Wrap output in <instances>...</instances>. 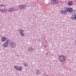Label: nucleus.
<instances>
[{"label": "nucleus", "mask_w": 76, "mask_h": 76, "mask_svg": "<svg viewBox=\"0 0 76 76\" xmlns=\"http://www.w3.org/2000/svg\"><path fill=\"white\" fill-rule=\"evenodd\" d=\"M60 61L62 62H63L66 60V58L64 56L61 55L59 57Z\"/></svg>", "instance_id": "obj_1"}, {"label": "nucleus", "mask_w": 76, "mask_h": 76, "mask_svg": "<svg viewBox=\"0 0 76 76\" xmlns=\"http://www.w3.org/2000/svg\"><path fill=\"white\" fill-rule=\"evenodd\" d=\"M9 43H10V40H7V41H6L5 43H4V46L5 47H7L8 46V45Z\"/></svg>", "instance_id": "obj_2"}, {"label": "nucleus", "mask_w": 76, "mask_h": 76, "mask_svg": "<svg viewBox=\"0 0 76 76\" xmlns=\"http://www.w3.org/2000/svg\"><path fill=\"white\" fill-rule=\"evenodd\" d=\"M14 11H15V9L14 8H10L8 9V12L10 13Z\"/></svg>", "instance_id": "obj_3"}, {"label": "nucleus", "mask_w": 76, "mask_h": 76, "mask_svg": "<svg viewBox=\"0 0 76 76\" xmlns=\"http://www.w3.org/2000/svg\"><path fill=\"white\" fill-rule=\"evenodd\" d=\"M10 45L11 48H14L16 46V44L13 42H12L10 44Z\"/></svg>", "instance_id": "obj_4"}, {"label": "nucleus", "mask_w": 76, "mask_h": 76, "mask_svg": "<svg viewBox=\"0 0 76 76\" xmlns=\"http://www.w3.org/2000/svg\"><path fill=\"white\" fill-rule=\"evenodd\" d=\"M19 6H20V9H24V8H25V7H26V6L24 4H23V5H20Z\"/></svg>", "instance_id": "obj_5"}, {"label": "nucleus", "mask_w": 76, "mask_h": 76, "mask_svg": "<svg viewBox=\"0 0 76 76\" xmlns=\"http://www.w3.org/2000/svg\"><path fill=\"white\" fill-rule=\"evenodd\" d=\"M28 50L29 52H31V51H33L34 50V49L31 47H29L28 49Z\"/></svg>", "instance_id": "obj_6"}, {"label": "nucleus", "mask_w": 76, "mask_h": 76, "mask_svg": "<svg viewBox=\"0 0 76 76\" xmlns=\"http://www.w3.org/2000/svg\"><path fill=\"white\" fill-rule=\"evenodd\" d=\"M61 13L62 15H66L67 14V12L66 11V10H61Z\"/></svg>", "instance_id": "obj_7"}, {"label": "nucleus", "mask_w": 76, "mask_h": 76, "mask_svg": "<svg viewBox=\"0 0 76 76\" xmlns=\"http://www.w3.org/2000/svg\"><path fill=\"white\" fill-rule=\"evenodd\" d=\"M7 39V38L6 37H4L2 38L1 41L2 42L5 41H6V40Z\"/></svg>", "instance_id": "obj_8"}, {"label": "nucleus", "mask_w": 76, "mask_h": 76, "mask_svg": "<svg viewBox=\"0 0 76 76\" xmlns=\"http://www.w3.org/2000/svg\"><path fill=\"white\" fill-rule=\"evenodd\" d=\"M18 31L19 32L20 34H21L22 33H23L24 31L22 30V29H20L18 30Z\"/></svg>", "instance_id": "obj_9"}, {"label": "nucleus", "mask_w": 76, "mask_h": 76, "mask_svg": "<svg viewBox=\"0 0 76 76\" xmlns=\"http://www.w3.org/2000/svg\"><path fill=\"white\" fill-rule=\"evenodd\" d=\"M68 12H73V9L72 8H68Z\"/></svg>", "instance_id": "obj_10"}, {"label": "nucleus", "mask_w": 76, "mask_h": 76, "mask_svg": "<svg viewBox=\"0 0 76 76\" xmlns=\"http://www.w3.org/2000/svg\"><path fill=\"white\" fill-rule=\"evenodd\" d=\"M16 70H18V71H20V70H22V68L21 67H19L18 68L16 69Z\"/></svg>", "instance_id": "obj_11"}, {"label": "nucleus", "mask_w": 76, "mask_h": 76, "mask_svg": "<svg viewBox=\"0 0 76 76\" xmlns=\"http://www.w3.org/2000/svg\"><path fill=\"white\" fill-rule=\"evenodd\" d=\"M24 66H25V67H27V66H28V64H27L25 62L23 64Z\"/></svg>", "instance_id": "obj_12"}, {"label": "nucleus", "mask_w": 76, "mask_h": 76, "mask_svg": "<svg viewBox=\"0 0 76 76\" xmlns=\"http://www.w3.org/2000/svg\"><path fill=\"white\" fill-rule=\"evenodd\" d=\"M64 10H65L66 11V12H68L69 11V8L66 7L64 9Z\"/></svg>", "instance_id": "obj_13"}, {"label": "nucleus", "mask_w": 76, "mask_h": 76, "mask_svg": "<svg viewBox=\"0 0 76 76\" xmlns=\"http://www.w3.org/2000/svg\"><path fill=\"white\" fill-rule=\"evenodd\" d=\"M0 6H1V7H7V6H6V5L4 4H1L0 5Z\"/></svg>", "instance_id": "obj_14"}, {"label": "nucleus", "mask_w": 76, "mask_h": 76, "mask_svg": "<svg viewBox=\"0 0 76 76\" xmlns=\"http://www.w3.org/2000/svg\"><path fill=\"white\" fill-rule=\"evenodd\" d=\"M68 4L69 5V6H71V5L72 4V1L69 2L68 3Z\"/></svg>", "instance_id": "obj_15"}, {"label": "nucleus", "mask_w": 76, "mask_h": 76, "mask_svg": "<svg viewBox=\"0 0 76 76\" xmlns=\"http://www.w3.org/2000/svg\"><path fill=\"white\" fill-rule=\"evenodd\" d=\"M54 1V3H58V1L57 0H55Z\"/></svg>", "instance_id": "obj_16"}, {"label": "nucleus", "mask_w": 76, "mask_h": 76, "mask_svg": "<svg viewBox=\"0 0 76 76\" xmlns=\"http://www.w3.org/2000/svg\"><path fill=\"white\" fill-rule=\"evenodd\" d=\"M36 73L38 75L39 74V71L38 70H37L36 72Z\"/></svg>", "instance_id": "obj_17"}, {"label": "nucleus", "mask_w": 76, "mask_h": 76, "mask_svg": "<svg viewBox=\"0 0 76 76\" xmlns=\"http://www.w3.org/2000/svg\"><path fill=\"white\" fill-rule=\"evenodd\" d=\"M18 66H14V68L15 69H18Z\"/></svg>", "instance_id": "obj_18"}, {"label": "nucleus", "mask_w": 76, "mask_h": 76, "mask_svg": "<svg viewBox=\"0 0 76 76\" xmlns=\"http://www.w3.org/2000/svg\"><path fill=\"white\" fill-rule=\"evenodd\" d=\"M20 34H21V36H22V37H24V36H25V34H23V33H21Z\"/></svg>", "instance_id": "obj_19"}, {"label": "nucleus", "mask_w": 76, "mask_h": 76, "mask_svg": "<svg viewBox=\"0 0 76 76\" xmlns=\"http://www.w3.org/2000/svg\"><path fill=\"white\" fill-rule=\"evenodd\" d=\"M51 3H54L55 0H51Z\"/></svg>", "instance_id": "obj_20"}, {"label": "nucleus", "mask_w": 76, "mask_h": 76, "mask_svg": "<svg viewBox=\"0 0 76 76\" xmlns=\"http://www.w3.org/2000/svg\"><path fill=\"white\" fill-rule=\"evenodd\" d=\"M3 12H4V13H7V10H3Z\"/></svg>", "instance_id": "obj_21"}, {"label": "nucleus", "mask_w": 76, "mask_h": 76, "mask_svg": "<svg viewBox=\"0 0 76 76\" xmlns=\"http://www.w3.org/2000/svg\"><path fill=\"white\" fill-rule=\"evenodd\" d=\"M72 16H74V19L76 20V16H75V15H72Z\"/></svg>", "instance_id": "obj_22"}, {"label": "nucleus", "mask_w": 76, "mask_h": 76, "mask_svg": "<svg viewBox=\"0 0 76 76\" xmlns=\"http://www.w3.org/2000/svg\"><path fill=\"white\" fill-rule=\"evenodd\" d=\"M3 10H0V12H3Z\"/></svg>", "instance_id": "obj_23"}, {"label": "nucleus", "mask_w": 76, "mask_h": 76, "mask_svg": "<svg viewBox=\"0 0 76 76\" xmlns=\"http://www.w3.org/2000/svg\"><path fill=\"white\" fill-rule=\"evenodd\" d=\"M71 18L72 19V20H74V19H75V17H71Z\"/></svg>", "instance_id": "obj_24"}, {"label": "nucleus", "mask_w": 76, "mask_h": 76, "mask_svg": "<svg viewBox=\"0 0 76 76\" xmlns=\"http://www.w3.org/2000/svg\"><path fill=\"white\" fill-rule=\"evenodd\" d=\"M48 53H46V55H47V56H48Z\"/></svg>", "instance_id": "obj_25"}, {"label": "nucleus", "mask_w": 76, "mask_h": 76, "mask_svg": "<svg viewBox=\"0 0 76 76\" xmlns=\"http://www.w3.org/2000/svg\"><path fill=\"white\" fill-rule=\"evenodd\" d=\"M46 76H50V75H46Z\"/></svg>", "instance_id": "obj_26"}, {"label": "nucleus", "mask_w": 76, "mask_h": 76, "mask_svg": "<svg viewBox=\"0 0 76 76\" xmlns=\"http://www.w3.org/2000/svg\"><path fill=\"white\" fill-rule=\"evenodd\" d=\"M39 41H41V39H39Z\"/></svg>", "instance_id": "obj_27"}, {"label": "nucleus", "mask_w": 76, "mask_h": 76, "mask_svg": "<svg viewBox=\"0 0 76 76\" xmlns=\"http://www.w3.org/2000/svg\"><path fill=\"white\" fill-rule=\"evenodd\" d=\"M72 18H75V17H74V16H72Z\"/></svg>", "instance_id": "obj_28"}, {"label": "nucleus", "mask_w": 76, "mask_h": 76, "mask_svg": "<svg viewBox=\"0 0 76 76\" xmlns=\"http://www.w3.org/2000/svg\"><path fill=\"white\" fill-rule=\"evenodd\" d=\"M45 47H46V45H45Z\"/></svg>", "instance_id": "obj_29"}, {"label": "nucleus", "mask_w": 76, "mask_h": 76, "mask_svg": "<svg viewBox=\"0 0 76 76\" xmlns=\"http://www.w3.org/2000/svg\"><path fill=\"white\" fill-rule=\"evenodd\" d=\"M75 42H76V40H75Z\"/></svg>", "instance_id": "obj_30"}]
</instances>
